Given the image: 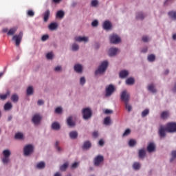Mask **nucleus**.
Listing matches in <instances>:
<instances>
[{
    "label": "nucleus",
    "mask_w": 176,
    "mask_h": 176,
    "mask_svg": "<svg viewBox=\"0 0 176 176\" xmlns=\"http://www.w3.org/2000/svg\"><path fill=\"white\" fill-rule=\"evenodd\" d=\"M166 131L168 133H175L176 132V122H169L166 124V127L163 125L160 126L158 130V134L160 138H164L166 135Z\"/></svg>",
    "instance_id": "nucleus-1"
},
{
    "label": "nucleus",
    "mask_w": 176,
    "mask_h": 176,
    "mask_svg": "<svg viewBox=\"0 0 176 176\" xmlns=\"http://www.w3.org/2000/svg\"><path fill=\"white\" fill-rule=\"evenodd\" d=\"M16 31L17 28L16 27H13L12 28H10V30H9V31L8 32V35H14L12 36V40L15 41L16 46H19L22 41L23 32L21 31L18 34L14 35Z\"/></svg>",
    "instance_id": "nucleus-2"
},
{
    "label": "nucleus",
    "mask_w": 176,
    "mask_h": 176,
    "mask_svg": "<svg viewBox=\"0 0 176 176\" xmlns=\"http://www.w3.org/2000/svg\"><path fill=\"white\" fill-rule=\"evenodd\" d=\"M130 97V94L128 93L126 90H123V91H122L120 98L122 101H124L125 108L129 112H131V111H132V105H131V104H129Z\"/></svg>",
    "instance_id": "nucleus-3"
},
{
    "label": "nucleus",
    "mask_w": 176,
    "mask_h": 176,
    "mask_svg": "<svg viewBox=\"0 0 176 176\" xmlns=\"http://www.w3.org/2000/svg\"><path fill=\"white\" fill-rule=\"evenodd\" d=\"M108 65V61H102V63H101L100 65L99 66V68H98V69L95 71V75H98V74H102L103 72H105Z\"/></svg>",
    "instance_id": "nucleus-4"
},
{
    "label": "nucleus",
    "mask_w": 176,
    "mask_h": 176,
    "mask_svg": "<svg viewBox=\"0 0 176 176\" xmlns=\"http://www.w3.org/2000/svg\"><path fill=\"white\" fill-rule=\"evenodd\" d=\"M3 155L4 156L2 159L3 163L4 164L8 163L10 160V156L11 155L10 151L9 149H4V151H3Z\"/></svg>",
    "instance_id": "nucleus-5"
},
{
    "label": "nucleus",
    "mask_w": 176,
    "mask_h": 176,
    "mask_svg": "<svg viewBox=\"0 0 176 176\" xmlns=\"http://www.w3.org/2000/svg\"><path fill=\"white\" fill-rule=\"evenodd\" d=\"M82 116L84 119H89L92 116V111L90 108H84L82 109Z\"/></svg>",
    "instance_id": "nucleus-6"
},
{
    "label": "nucleus",
    "mask_w": 176,
    "mask_h": 176,
    "mask_svg": "<svg viewBox=\"0 0 176 176\" xmlns=\"http://www.w3.org/2000/svg\"><path fill=\"white\" fill-rule=\"evenodd\" d=\"M115 90H116V87L115 86H113V85H109V86L106 87V93H105L106 97H109L111 96L113 91H115Z\"/></svg>",
    "instance_id": "nucleus-7"
},
{
    "label": "nucleus",
    "mask_w": 176,
    "mask_h": 176,
    "mask_svg": "<svg viewBox=\"0 0 176 176\" xmlns=\"http://www.w3.org/2000/svg\"><path fill=\"white\" fill-rule=\"evenodd\" d=\"M109 39L111 43H120L121 41L120 36H118V35H116V34L110 35Z\"/></svg>",
    "instance_id": "nucleus-8"
},
{
    "label": "nucleus",
    "mask_w": 176,
    "mask_h": 176,
    "mask_svg": "<svg viewBox=\"0 0 176 176\" xmlns=\"http://www.w3.org/2000/svg\"><path fill=\"white\" fill-rule=\"evenodd\" d=\"M23 151H24V155H30V153H32V152H33L34 146L31 144H29L28 145H26L24 147Z\"/></svg>",
    "instance_id": "nucleus-9"
},
{
    "label": "nucleus",
    "mask_w": 176,
    "mask_h": 176,
    "mask_svg": "<svg viewBox=\"0 0 176 176\" xmlns=\"http://www.w3.org/2000/svg\"><path fill=\"white\" fill-rule=\"evenodd\" d=\"M104 161V156L102 155H98L94 159L95 166H99L102 162Z\"/></svg>",
    "instance_id": "nucleus-10"
},
{
    "label": "nucleus",
    "mask_w": 176,
    "mask_h": 176,
    "mask_svg": "<svg viewBox=\"0 0 176 176\" xmlns=\"http://www.w3.org/2000/svg\"><path fill=\"white\" fill-rule=\"evenodd\" d=\"M41 119H42V118H41V115L36 113V114L34 115V116L32 118V122H33V123H34V124H38V123H40Z\"/></svg>",
    "instance_id": "nucleus-11"
},
{
    "label": "nucleus",
    "mask_w": 176,
    "mask_h": 176,
    "mask_svg": "<svg viewBox=\"0 0 176 176\" xmlns=\"http://www.w3.org/2000/svg\"><path fill=\"white\" fill-rule=\"evenodd\" d=\"M118 52V49L117 47H111L109 50V56H116Z\"/></svg>",
    "instance_id": "nucleus-12"
},
{
    "label": "nucleus",
    "mask_w": 176,
    "mask_h": 176,
    "mask_svg": "<svg viewBox=\"0 0 176 176\" xmlns=\"http://www.w3.org/2000/svg\"><path fill=\"white\" fill-rule=\"evenodd\" d=\"M155 149H156V146L154 142H150L147 146V151L148 152H153L154 151H155Z\"/></svg>",
    "instance_id": "nucleus-13"
},
{
    "label": "nucleus",
    "mask_w": 176,
    "mask_h": 176,
    "mask_svg": "<svg viewBox=\"0 0 176 176\" xmlns=\"http://www.w3.org/2000/svg\"><path fill=\"white\" fill-rule=\"evenodd\" d=\"M75 41H77V42H87L89 38L87 36H76Z\"/></svg>",
    "instance_id": "nucleus-14"
},
{
    "label": "nucleus",
    "mask_w": 176,
    "mask_h": 176,
    "mask_svg": "<svg viewBox=\"0 0 176 176\" xmlns=\"http://www.w3.org/2000/svg\"><path fill=\"white\" fill-rule=\"evenodd\" d=\"M112 27L111 23L109 21H106L103 23V28L104 30H111Z\"/></svg>",
    "instance_id": "nucleus-15"
},
{
    "label": "nucleus",
    "mask_w": 176,
    "mask_h": 176,
    "mask_svg": "<svg viewBox=\"0 0 176 176\" xmlns=\"http://www.w3.org/2000/svg\"><path fill=\"white\" fill-rule=\"evenodd\" d=\"M50 16V10H45V13L43 14V20L45 23L48 21Z\"/></svg>",
    "instance_id": "nucleus-16"
},
{
    "label": "nucleus",
    "mask_w": 176,
    "mask_h": 176,
    "mask_svg": "<svg viewBox=\"0 0 176 176\" xmlns=\"http://www.w3.org/2000/svg\"><path fill=\"white\" fill-rule=\"evenodd\" d=\"M170 116L168 111H163L161 112L160 117L162 119H167Z\"/></svg>",
    "instance_id": "nucleus-17"
},
{
    "label": "nucleus",
    "mask_w": 176,
    "mask_h": 176,
    "mask_svg": "<svg viewBox=\"0 0 176 176\" xmlns=\"http://www.w3.org/2000/svg\"><path fill=\"white\" fill-rule=\"evenodd\" d=\"M129 71H126V69H124L123 71H120L119 74V76L121 78H126L129 75Z\"/></svg>",
    "instance_id": "nucleus-18"
},
{
    "label": "nucleus",
    "mask_w": 176,
    "mask_h": 176,
    "mask_svg": "<svg viewBox=\"0 0 176 176\" xmlns=\"http://www.w3.org/2000/svg\"><path fill=\"white\" fill-rule=\"evenodd\" d=\"M138 155H139V157H140L141 159H144V157H145L146 156L145 149L144 148L139 149Z\"/></svg>",
    "instance_id": "nucleus-19"
},
{
    "label": "nucleus",
    "mask_w": 176,
    "mask_h": 176,
    "mask_svg": "<svg viewBox=\"0 0 176 176\" xmlns=\"http://www.w3.org/2000/svg\"><path fill=\"white\" fill-rule=\"evenodd\" d=\"M52 128L54 130H59L60 129V124L58 122H54L52 124Z\"/></svg>",
    "instance_id": "nucleus-20"
},
{
    "label": "nucleus",
    "mask_w": 176,
    "mask_h": 176,
    "mask_svg": "<svg viewBox=\"0 0 176 176\" xmlns=\"http://www.w3.org/2000/svg\"><path fill=\"white\" fill-rule=\"evenodd\" d=\"M91 146V142L90 141H85L82 145L83 149H89Z\"/></svg>",
    "instance_id": "nucleus-21"
},
{
    "label": "nucleus",
    "mask_w": 176,
    "mask_h": 176,
    "mask_svg": "<svg viewBox=\"0 0 176 176\" xmlns=\"http://www.w3.org/2000/svg\"><path fill=\"white\" fill-rule=\"evenodd\" d=\"M74 70L76 72H82V67L81 64H76V65H74Z\"/></svg>",
    "instance_id": "nucleus-22"
},
{
    "label": "nucleus",
    "mask_w": 176,
    "mask_h": 176,
    "mask_svg": "<svg viewBox=\"0 0 176 176\" xmlns=\"http://www.w3.org/2000/svg\"><path fill=\"white\" fill-rule=\"evenodd\" d=\"M67 124L72 126H75V122H74L72 116H69V118H67Z\"/></svg>",
    "instance_id": "nucleus-23"
},
{
    "label": "nucleus",
    "mask_w": 176,
    "mask_h": 176,
    "mask_svg": "<svg viewBox=\"0 0 176 176\" xmlns=\"http://www.w3.org/2000/svg\"><path fill=\"white\" fill-rule=\"evenodd\" d=\"M78 135V131H70L69 133L70 138H72V139L77 138Z\"/></svg>",
    "instance_id": "nucleus-24"
},
{
    "label": "nucleus",
    "mask_w": 176,
    "mask_h": 176,
    "mask_svg": "<svg viewBox=\"0 0 176 176\" xmlns=\"http://www.w3.org/2000/svg\"><path fill=\"white\" fill-rule=\"evenodd\" d=\"M57 27H58V24L56 23H51V24H50L49 25V28L52 31L56 30Z\"/></svg>",
    "instance_id": "nucleus-25"
},
{
    "label": "nucleus",
    "mask_w": 176,
    "mask_h": 176,
    "mask_svg": "<svg viewBox=\"0 0 176 176\" xmlns=\"http://www.w3.org/2000/svg\"><path fill=\"white\" fill-rule=\"evenodd\" d=\"M133 167L135 170H140L141 164L139 162H135L133 164Z\"/></svg>",
    "instance_id": "nucleus-26"
},
{
    "label": "nucleus",
    "mask_w": 176,
    "mask_h": 176,
    "mask_svg": "<svg viewBox=\"0 0 176 176\" xmlns=\"http://www.w3.org/2000/svg\"><path fill=\"white\" fill-rule=\"evenodd\" d=\"M126 85H134L135 83V79L134 78H128L126 80Z\"/></svg>",
    "instance_id": "nucleus-27"
},
{
    "label": "nucleus",
    "mask_w": 176,
    "mask_h": 176,
    "mask_svg": "<svg viewBox=\"0 0 176 176\" xmlns=\"http://www.w3.org/2000/svg\"><path fill=\"white\" fill-rule=\"evenodd\" d=\"M68 166H69V163H68V162H66L65 163H64L63 164H62L60 166V170H61L62 171H65V170H67Z\"/></svg>",
    "instance_id": "nucleus-28"
},
{
    "label": "nucleus",
    "mask_w": 176,
    "mask_h": 176,
    "mask_svg": "<svg viewBox=\"0 0 176 176\" xmlns=\"http://www.w3.org/2000/svg\"><path fill=\"white\" fill-rule=\"evenodd\" d=\"M37 168H44L45 167V163L43 161L39 162L36 164Z\"/></svg>",
    "instance_id": "nucleus-29"
},
{
    "label": "nucleus",
    "mask_w": 176,
    "mask_h": 176,
    "mask_svg": "<svg viewBox=\"0 0 176 176\" xmlns=\"http://www.w3.org/2000/svg\"><path fill=\"white\" fill-rule=\"evenodd\" d=\"M65 16V12L63 10H58L56 13V17H59L60 19H63Z\"/></svg>",
    "instance_id": "nucleus-30"
},
{
    "label": "nucleus",
    "mask_w": 176,
    "mask_h": 176,
    "mask_svg": "<svg viewBox=\"0 0 176 176\" xmlns=\"http://www.w3.org/2000/svg\"><path fill=\"white\" fill-rule=\"evenodd\" d=\"M34 93V89L32 87V86H29L27 89V94L28 96Z\"/></svg>",
    "instance_id": "nucleus-31"
},
{
    "label": "nucleus",
    "mask_w": 176,
    "mask_h": 176,
    "mask_svg": "<svg viewBox=\"0 0 176 176\" xmlns=\"http://www.w3.org/2000/svg\"><path fill=\"white\" fill-rule=\"evenodd\" d=\"M11 100L14 102H16L17 101H19V96H18V94H12V96L11 97Z\"/></svg>",
    "instance_id": "nucleus-32"
},
{
    "label": "nucleus",
    "mask_w": 176,
    "mask_h": 176,
    "mask_svg": "<svg viewBox=\"0 0 176 176\" xmlns=\"http://www.w3.org/2000/svg\"><path fill=\"white\" fill-rule=\"evenodd\" d=\"M176 158V150L172 151L171 152V157H170V162H173L175 159Z\"/></svg>",
    "instance_id": "nucleus-33"
},
{
    "label": "nucleus",
    "mask_w": 176,
    "mask_h": 176,
    "mask_svg": "<svg viewBox=\"0 0 176 176\" xmlns=\"http://www.w3.org/2000/svg\"><path fill=\"white\" fill-rule=\"evenodd\" d=\"M148 89V90H150V91H152L153 93H156L157 91L154 85H149Z\"/></svg>",
    "instance_id": "nucleus-34"
},
{
    "label": "nucleus",
    "mask_w": 176,
    "mask_h": 176,
    "mask_svg": "<svg viewBox=\"0 0 176 176\" xmlns=\"http://www.w3.org/2000/svg\"><path fill=\"white\" fill-rule=\"evenodd\" d=\"M168 16H170L171 19L176 20V12H169Z\"/></svg>",
    "instance_id": "nucleus-35"
},
{
    "label": "nucleus",
    "mask_w": 176,
    "mask_h": 176,
    "mask_svg": "<svg viewBox=\"0 0 176 176\" xmlns=\"http://www.w3.org/2000/svg\"><path fill=\"white\" fill-rule=\"evenodd\" d=\"M149 112H150V111L148 109H146L144 111H142V118H144L145 116H147V115H148Z\"/></svg>",
    "instance_id": "nucleus-36"
},
{
    "label": "nucleus",
    "mask_w": 176,
    "mask_h": 176,
    "mask_svg": "<svg viewBox=\"0 0 176 176\" xmlns=\"http://www.w3.org/2000/svg\"><path fill=\"white\" fill-rule=\"evenodd\" d=\"M156 57L155 56V54H149L148 56V61H155Z\"/></svg>",
    "instance_id": "nucleus-37"
},
{
    "label": "nucleus",
    "mask_w": 176,
    "mask_h": 176,
    "mask_svg": "<svg viewBox=\"0 0 176 176\" xmlns=\"http://www.w3.org/2000/svg\"><path fill=\"white\" fill-rule=\"evenodd\" d=\"M104 124H110L111 118L109 116H107L106 118H104Z\"/></svg>",
    "instance_id": "nucleus-38"
},
{
    "label": "nucleus",
    "mask_w": 176,
    "mask_h": 176,
    "mask_svg": "<svg viewBox=\"0 0 176 176\" xmlns=\"http://www.w3.org/2000/svg\"><path fill=\"white\" fill-rule=\"evenodd\" d=\"M12 105L11 104V102H6V104H5L4 105V109L8 110V109H10L12 108Z\"/></svg>",
    "instance_id": "nucleus-39"
},
{
    "label": "nucleus",
    "mask_w": 176,
    "mask_h": 176,
    "mask_svg": "<svg viewBox=\"0 0 176 176\" xmlns=\"http://www.w3.org/2000/svg\"><path fill=\"white\" fill-rule=\"evenodd\" d=\"M136 143H137L136 140L133 139L129 140V145L130 146H134V145H135Z\"/></svg>",
    "instance_id": "nucleus-40"
},
{
    "label": "nucleus",
    "mask_w": 176,
    "mask_h": 176,
    "mask_svg": "<svg viewBox=\"0 0 176 176\" xmlns=\"http://www.w3.org/2000/svg\"><path fill=\"white\" fill-rule=\"evenodd\" d=\"M15 138L21 140L22 138H23V134L22 133H16Z\"/></svg>",
    "instance_id": "nucleus-41"
},
{
    "label": "nucleus",
    "mask_w": 176,
    "mask_h": 176,
    "mask_svg": "<svg viewBox=\"0 0 176 176\" xmlns=\"http://www.w3.org/2000/svg\"><path fill=\"white\" fill-rule=\"evenodd\" d=\"M145 16L143 14V13H138L136 15V19H141V20H143L144 19Z\"/></svg>",
    "instance_id": "nucleus-42"
},
{
    "label": "nucleus",
    "mask_w": 176,
    "mask_h": 176,
    "mask_svg": "<svg viewBox=\"0 0 176 176\" xmlns=\"http://www.w3.org/2000/svg\"><path fill=\"white\" fill-rule=\"evenodd\" d=\"M72 49L73 51L76 52V50H78L79 46L76 43H73L72 46Z\"/></svg>",
    "instance_id": "nucleus-43"
},
{
    "label": "nucleus",
    "mask_w": 176,
    "mask_h": 176,
    "mask_svg": "<svg viewBox=\"0 0 176 176\" xmlns=\"http://www.w3.org/2000/svg\"><path fill=\"white\" fill-rule=\"evenodd\" d=\"M131 133V129H126L125 131L123 133L122 135L124 137L125 135H129Z\"/></svg>",
    "instance_id": "nucleus-44"
},
{
    "label": "nucleus",
    "mask_w": 176,
    "mask_h": 176,
    "mask_svg": "<svg viewBox=\"0 0 176 176\" xmlns=\"http://www.w3.org/2000/svg\"><path fill=\"white\" fill-rule=\"evenodd\" d=\"M35 13L33 10H28V15L30 17H33L34 16Z\"/></svg>",
    "instance_id": "nucleus-45"
},
{
    "label": "nucleus",
    "mask_w": 176,
    "mask_h": 176,
    "mask_svg": "<svg viewBox=\"0 0 176 176\" xmlns=\"http://www.w3.org/2000/svg\"><path fill=\"white\" fill-rule=\"evenodd\" d=\"M85 82H86L85 78L84 76H82V77L80 78V83L81 85H85Z\"/></svg>",
    "instance_id": "nucleus-46"
},
{
    "label": "nucleus",
    "mask_w": 176,
    "mask_h": 176,
    "mask_svg": "<svg viewBox=\"0 0 176 176\" xmlns=\"http://www.w3.org/2000/svg\"><path fill=\"white\" fill-rule=\"evenodd\" d=\"M46 57H47V58H48V59H52V58H53V53H52V52H50V53H47V54H46Z\"/></svg>",
    "instance_id": "nucleus-47"
},
{
    "label": "nucleus",
    "mask_w": 176,
    "mask_h": 176,
    "mask_svg": "<svg viewBox=\"0 0 176 176\" xmlns=\"http://www.w3.org/2000/svg\"><path fill=\"white\" fill-rule=\"evenodd\" d=\"M63 109L60 107H58L57 108H56V113H61Z\"/></svg>",
    "instance_id": "nucleus-48"
},
{
    "label": "nucleus",
    "mask_w": 176,
    "mask_h": 176,
    "mask_svg": "<svg viewBox=\"0 0 176 176\" xmlns=\"http://www.w3.org/2000/svg\"><path fill=\"white\" fill-rule=\"evenodd\" d=\"M98 25V20H94V21H92V26L97 27Z\"/></svg>",
    "instance_id": "nucleus-49"
},
{
    "label": "nucleus",
    "mask_w": 176,
    "mask_h": 176,
    "mask_svg": "<svg viewBox=\"0 0 176 176\" xmlns=\"http://www.w3.org/2000/svg\"><path fill=\"white\" fill-rule=\"evenodd\" d=\"M98 1H97V0H93L92 1H91V6H97V5H98Z\"/></svg>",
    "instance_id": "nucleus-50"
},
{
    "label": "nucleus",
    "mask_w": 176,
    "mask_h": 176,
    "mask_svg": "<svg viewBox=\"0 0 176 176\" xmlns=\"http://www.w3.org/2000/svg\"><path fill=\"white\" fill-rule=\"evenodd\" d=\"M8 97V94H0V98L1 100H6Z\"/></svg>",
    "instance_id": "nucleus-51"
},
{
    "label": "nucleus",
    "mask_w": 176,
    "mask_h": 176,
    "mask_svg": "<svg viewBox=\"0 0 176 176\" xmlns=\"http://www.w3.org/2000/svg\"><path fill=\"white\" fill-rule=\"evenodd\" d=\"M56 148L58 149V151H61V148H60V146H59V142H58V141H56Z\"/></svg>",
    "instance_id": "nucleus-52"
},
{
    "label": "nucleus",
    "mask_w": 176,
    "mask_h": 176,
    "mask_svg": "<svg viewBox=\"0 0 176 176\" xmlns=\"http://www.w3.org/2000/svg\"><path fill=\"white\" fill-rule=\"evenodd\" d=\"M142 41H143L144 42H148L149 38H148V36H142Z\"/></svg>",
    "instance_id": "nucleus-53"
},
{
    "label": "nucleus",
    "mask_w": 176,
    "mask_h": 176,
    "mask_svg": "<svg viewBox=\"0 0 176 176\" xmlns=\"http://www.w3.org/2000/svg\"><path fill=\"white\" fill-rule=\"evenodd\" d=\"M49 38V35H43L42 41H47Z\"/></svg>",
    "instance_id": "nucleus-54"
},
{
    "label": "nucleus",
    "mask_w": 176,
    "mask_h": 176,
    "mask_svg": "<svg viewBox=\"0 0 176 176\" xmlns=\"http://www.w3.org/2000/svg\"><path fill=\"white\" fill-rule=\"evenodd\" d=\"M78 162H74V163H73V164H72V167L73 168H75L76 167H78Z\"/></svg>",
    "instance_id": "nucleus-55"
},
{
    "label": "nucleus",
    "mask_w": 176,
    "mask_h": 176,
    "mask_svg": "<svg viewBox=\"0 0 176 176\" xmlns=\"http://www.w3.org/2000/svg\"><path fill=\"white\" fill-rule=\"evenodd\" d=\"M104 113H107V114L113 113V111L111 109H105Z\"/></svg>",
    "instance_id": "nucleus-56"
},
{
    "label": "nucleus",
    "mask_w": 176,
    "mask_h": 176,
    "mask_svg": "<svg viewBox=\"0 0 176 176\" xmlns=\"http://www.w3.org/2000/svg\"><path fill=\"white\" fill-rule=\"evenodd\" d=\"M98 135H99L98 131H94V133H93L94 137L97 138V137H98Z\"/></svg>",
    "instance_id": "nucleus-57"
},
{
    "label": "nucleus",
    "mask_w": 176,
    "mask_h": 176,
    "mask_svg": "<svg viewBox=\"0 0 176 176\" xmlns=\"http://www.w3.org/2000/svg\"><path fill=\"white\" fill-rule=\"evenodd\" d=\"M61 67L60 65H58L54 68V71H60Z\"/></svg>",
    "instance_id": "nucleus-58"
},
{
    "label": "nucleus",
    "mask_w": 176,
    "mask_h": 176,
    "mask_svg": "<svg viewBox=\"0 0 176 176\" xmlns=\"http://www.w3.org/2000/svg\"><path fill=\"white\" fill-rule=\"evenodd\" d=\"M38 105H43V104H44L43 100H38Z\"/></svg>",
    "instance_id": "nucleus-59"
},
{
    "label": "nucleus",
    "mask_w": 176,
    "mask_h": 176,
    "mask_svg": "<svg viewBox=\"0 0 176 176\" xmlns=\"http://www.w3.org/2000/svg\"><path fill=\"white\" fill-rule=\"evenodd\" d=\"M104 144V140H99V145L103 146Z\"/></svg>",
    "instance_id": "nucleus-60"
},
{
    "label": "nucleus",
    "mask_w": 176,
    "mask_h": 176,
    "mask_svg": "<svg viewBox=\"0 0 176 176\" xmlns=\"http://www.w3.org/2000/svg\"><path fill=\"white\" fill-rule=\"evenodd\" d=\"M52 2L54 3H60V2H61V0H52Z\"/></svg>",
    "instance_id": "nucleus-61"
},
{
    "label": "nucleus",
    "mask_w": 176,
    "mask_h": 176,
    "mask_svg": "<svg viewBox=\"0 0 176 176\" xmlns=\"http://www.w3.org/2000/svg\"><path fill=\"white\" fill-rule=\"evenodd\" d=\"M54 176H62V175H61L60 173L57 172V173H55Z\"/></svg>",
    "instance_id": "nucleus-62"
},
{
    "label": "nucleus",
    "mask_w": 176,
    "mask_h": 176,
    "mask_svg": "<svg viewBox=\"0 0 176 176\" xmlns=\"http://www.w3.org/2000/svg\"><path fill=\"white\" fill-rule=\"evenodd\" d=\"M3 32H8V28H3Z\"/></svg>",
    "instance_id": "nucleus-63"
},
{
    "label": "nucleus",
    "mask_w": 176,
    "mask_h": 176,
    "mask_svg": "<svg viewBox=\"0 0 176 176\" xmlns=\"http://www.w3.org/2000/svg\"><path fill=\"white\" fill-rule=\"evenodd\" d=\"M173 91H176V83H175V85L173 87Z\"/></svg>",
    "instance_id": "nucleus-64"
}]
</instances>
